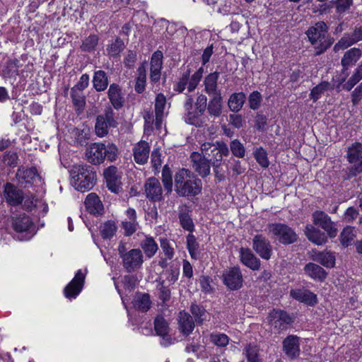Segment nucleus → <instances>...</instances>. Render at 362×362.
<instances>
[{
  "instance_id": "nucleus-1",
  "label": "nucleus",
  "mask_w": 362,
  "mask_h": 362,
  "mask_svg": "<svg viewBox=\"0 0 362 362\" xmlns=\"http://www.w3.org/2000/svg\"><path fill=\"white\" fill-rule=\"evenodd\" d=\"M175 190L180 197H195L202 189V180L192 171L182 168L175 176Z\"/></svg>"
},
{
  "instance_id": "nucleus-2",
  "label": "nucleus",
  "mask_w": 362,
  "mask_h": 362,
  "mask_svg": "<svg viewBox=\"0 0 362 362\" xmlns=\"http://www.w3.org/2000/svg\"><path fill=\"white\" fill-rule=\"evenodd\" d=\"M309 42L315 49V56L325 52L334 43V40L328 34V26L324 21L317 22L306 31Z\"/></svg>"
},
{
  "instance_id": "nucleus-3",
  "label": "nucleus",
  "mask_w": 362,
  "mask_h": 362,
  "mask_svg": "<svg viewBox=\"0 0 362 362\" xmlns=\"http://www.w3.org/2000/svg\"><path fill=\"white\" fill-rule=\"evenodd\" d=\"M70 177L71 185L82 192L90 190L96 184V171L89 165H74L70 170Z\"/></svg>"
},
{
  "instance_id": "nucleus-4",
  "label": "nucleus",
  "mask_w": 362,
  "mask_h": 362,
  "mask_svg": "<svg viewBox=\"0 0 362 362\" xmlns=\"http://www.w3.org/2000/svg\"><path fill=\"white\" fill-rule=\"evenodd\" d=\"M119 154L118 148L112 143L95 142L90 144L86 150V157L93 165H100L105 159L110 162L117 160Z\"/></svg>"
},
{
  "instance_id": "nucleus-5",
  "label": "nucleus",
  "mask_w": 362,
  "mask_h": 362,
  "mask_svg": "<svg viewBox=\"0 0 362 362\" xmlns=\"http://www.w3.org/2000/svg\"><path fill=\"white\" fill-rule=\"evenodd\" d=\"M117 250L122 259L123 268L127 272L132 273L141 267L144 262V256L141 250H128L127 244L121 241Z\"/></svg>"
},
{
  "instance_id": "nucleus-6",
  "label": "nucleus",
  "mask_w": 362,
  "mask_h": 362,
  "mask_svg": "<svg viewBox=\"0 0 362 362\" xmlns=\"http://www.w3.org/2000/svg\"><path fill=\"white\" fill-rule=\"evenodd\" d=\"M118 124L115 110L112 106L106 105L103 112L95 117V133L99 137H104L108 134L110 128H116Z\"/></svg>"
},
{
  "instance_id": "nucleus-7",
  "label": "nucleus",
  "mask_w": 362,
  "mask_h": 362,
  "mask_svg": "<svg viewBox=\"0 0 362 362\" xmlns=\"http://www.w3.org/2000/svg\"><path fill=\"white\" fill-rule=\"evenodd\" d=\"M269 233L279 243L288 245L296 243L298 235L295 229L283 223H273L267 226Z\"/></svg>"
},
{
  "instance_id": "nucleus-8",
  "label": "nucleus",
  "mask_w": 362,
  "mask_h": 362,
  "mask_svg": "<svg viewBox=\"0 0 362 362\" xmlns=\"http://www.w3.org/2000/svg\"><path fill=\"white\" fill-rule=\"evenodd\" d=\"M201 151L202 155L207 158L211 165L221 164L223 157L229 155L228 145L223 141H216V143L206 142L202 145Z\"/></svg>"
},
{
  "instance_id": "nucleus-9",
  "label": "nucleus",
  "mask_w": 362,
  "mask_h": 362,
  "mask_svg": "<svg viewBox=\"0 0 362 362\" xmlns=\"http://www.w3.org/2000/svg\"><path fill=\"white\" fill-rule=\"evenodd\" d=\"M12 226L16 231L20 240H30L33 235L35 226L31 218L25 214L12 218Z\"/></svg>"
},
{
  "instance_id": "nucleus-10",
  "label": "nucleus",
  "mask_w": 362,
  "mask_h": 362,
  "mask_svg": "<svg viewBox=\"0 0 362 362\" xmlns=\"http://www.w3.org/2000/svg\"><path fill=\"white\" fill-rule=\"evenodd\" d=\"M269 324L278 333L286 330L293 322V317L286 311L281 309H273L267 316Z\"/></svg>"
},
{
  "instance_id": "nucleus-11",
  "label": "nucleus",
  "mask_w": 362,
  "mask_h": 362,
  "mask_svg": "<svg viewBox=\"0 0 362 362\" xmlns=\"http://www.w3.org/2000/svg\"><path fill=\"white\" fill-rule=\"evenodd\" d=\"M223 284L230 291H237L242 288L243 276L238 266L230 267L222 274Z\"/></svg>"
},
{
  "instance_id": "nucleus-12",
  "label": "nucleus",
  "mask_w": 362,
  "mask_h": 362,
  "mask_svg": "<svg viewBox=\"0 0 362 362\" xmlns=\"http://www.w3.org/2000/svg\"><path fill=\"white\" fill-rule=\"evenodd\" d=\"M314 225L323 229L330 238L336 237L337 229L331 218L322 211H315L312 214Z\"/></svg>"
},
{
  "instance_id": "nucleus-13",
  "label": "nucleus",
  "mask_w": 362,
  "mask_h": 362,
  "mask_svg": "<svg viewBox=\"0 0 362 362\" xmlns=\"http://www.w3.org/2000/svg\"><path fill=\"white\" fill-rule=\"evenodd\" d=\"M252 250L263 259L269 260L273 254L270 241L262 234H257L252 238Z\"/></svg>"
},
{
  "instance_id": "nucleus-14",
  "label": "nucleus",
  "mask_w": 362,
  "mask_h": 362,
  "mask_svg": "<svg viewBox=\"0 0 362 362\" xmlns=\"http://www.w3.org/2000/svg\"><path fill=\"white\" fill-rule=\"evenodd\" d=\"M107 97L110 103L107 105L112 106L114 110H119L124 106L125 94L118 83H112L109 86Z\"/></svg>"
},
{
  "instance_id": "nucleus-15",
  "label": "nucleus",
  "mask_w": 362,
  "mask_h": 362,
  "mask_svg": "<svg viewBox=\"0 0 362 362\" xmlns=\"http://www.w3.org/2000/svg\"><path fill=\"white\" fill-rule=\"evenodd\" d=\"M144 191L146 198L151 202H157L163 199V188L160 181L155 177H151L146 180Z\"/></svg>"
},
{
  "instance_id": "nucleus-16",
  "label": "nucleus",
  "mask_w": 362,
  "mask_h": 362,
  "mask_svg": "<svg viewBox=\"0 0 362 362\" xmlns=\"http://www.w3.org/2000/svg\"><path fill=\"white\" fill-rule=\"evenodd\" d=\"M107 183V187L115 194H119L122 190L121 176L118 168L111 165L105 169L103 173Z\"/></svg>"
},
{
  "instance_id": "nucleus-17",
  "label": "nucleus",
  "mask_w": 362,
  "mask_h": 362,
  "mask_svg": "<svg viewBox=\"0 0 362 362\" xmlns=\"http://www.w3.org/2000/svg\"><path fill=\"white\" fill-rule=\"evenodd\" d=\"M282 350L289 359L298 358L300 354V337L293 334L287 336L282 342Z\"/></svg>"
},
{
  "instance_id": "nucleus-18",
  "label": "nucleus",
  "mask_w": 362,
  "mask_h": 362,
  "mask_svg": "<svg viewBox=\"0 0 362 362\" xmlns=\"http://www.w3.org/2000/svg\"><path fill=\"white\" fill-rule=\"evenodd\" d=\"M16 178L21 185H37L41 182V177L38 174L36 168H20L16 173Z\"/></svg>"
},
{
  "instance_id": "nucleus-19",
  "label": "nucleus",
  "mask_w": 362,
  "mask_h": 362,
  "mask_svg": "<svg viewBox=\"0 0 362 362\" xmlns=\"http://www.w3.org/2000/svg\"><path fill=\"white\" fill-rule=\"evenodd\" d=\"M193 169L204 178L211 173V163L202 154L193 152L190 156Z\"/></svg>"
},
{
  "instance_id": "nucleus-20",
  "label": "nucleus",
  "mask_w": 362,
  "mask_h": 362,
  "mask_svg": "<svg viewBox=\"0 0 362 362\" xmlns=\"http://www.w3.org/2000/svg\"><path fill=\"white\" fill-rule=\"evenodd\" d=\"M240 262L252 271H258L261 268L260 259L248 247H240L239 250Z\"/></svg>"
},
{
  "instance_id": "nucleus-21",
  "label": "nucleus",
  "mask_w": 362,
  "mask_h": 362,
  "mask_svg": "<svg viewBox=\"0 0 362 362\" xmlns=\"http://www.w3.org/2000/svg\"><path fill=\"white\" fill-rule=\"evenodd\" d=\"M85 280V275L79 269L74 278L64 288V296L68 298H75L81 291Z\"/></svg>"
},
{
  "instance_id": "nucleus-22",
  "label": "nucleus",
  "mask_w": 362,
  "mask_h": 362,
  "mask_svg": "<svg viewBox=\"0 0 362 362\" xmlns=\"http://www.w3.org/2000/svg\"><path fill=\"white\" fill-rule=\"evenodd\" d=\"M4 197L6 202L11 206H18L24 199L23 192L11 183L4 186Z\"/></svg>"
},
{
  "instance_id": "nucleus-23",
  "label": "nucleus",
  "mask_w": 362,
  "mask_h": 362,
  "mask_svg": "<svg viewBox=\"0 0 362 362\" xmlns=\"http://www.w3.org/2000/svg\"><path fill=\"white\" fill-rule=\"evenodd\" d=\"M290 296L295 300L308 305L313 306L317 303V296L308 289H291Z\"/></svg>"
},
{
  "instance_id": "nucleus-24",
  "label": "nucleus",
  "mask_w": 362,
  "mask_h": 362,
  "mask_svg": "<svg viewBox=\"0 0 362 362\" xmlns=\"http://www.w3.org/2000/svg\"><path fill=\"white\" fill-rule=\"evenodd\" d=\"M193 98L191 96H187L184 103L185 114L183 118L186 123L198 127L200 124V115L195 109H193Z\"/></svg>"
},
{
  "instance_id": "nucleus-25",
  "label": "nucleus",
  "mask_w": 362,
  "mask_h": 362,
  "mask_svg": "<svg viewBox=\"0 0 362 362\" xmlns=\"http://www.w3.org/2000/svg\"><path fill=\"white\" fill-rule=\"evenodd\" d=\"M305 235L310 242L317 245H322L326 243L329 236L325 231L323 232L311 224L306 225Z\"/></svg>"
},
{
  "instance_id": "nucleus-26",
  "label": "nucleus",
  "mask_w": 362,
  "mask_h": 362,
  "mask_svg": "<svg viewBox=\"0 0 362 362\" xmlns=\"http://www.w3.org/2000/svg\"><path fill=\"white\" fill-rule=\"evenodd\" d=\"M150 153V146L145 141H140L133 148L134 161L139 165H144L148 162Z\"/></svg>"
},
{
  "instance_id": "nucleus-27",
  "label": "nucleus",
  "mask_w": 362,
  "mask_h": 362,
  "mask_svg": "<svg viewBox=\"0 0 362 362\" xmlns=\"http://www.w3.org/2000/svg\"><path fill=\"white\" fill-rule=\"evenodd\" d=\"M84 204L86 210L95 216L101 215L104 211V207L100 197L95 193H90L87 195Z\"/></svg>"
},
{
  "instance_id": "nucleus-28",
  "label": "nucleus",
  "mask_w": 362,
  "mask_h": 362,
  "mask_svg": "<svg viewBox=\"0 0 362 362\" xmlns=\"http://www.w3.org/2000/svg\"><path fill=\"white\" fill-rule=\"evenodd\" d=\"M311 259L327 268H332L335 265V255L329 251H313Z\"/></svg>"
},
{
  "instance_id": "nucleus-29",
  "label": "nucleus",
  "mask_w": 362,
  "mask_h": 362,
  "mask_svg": "<svg viewBox=\"0 0 362 362\" xmlns=\"http://www.w3.org/2000/svg\"><path fill=\"white\" fill-rule=\"evenodd\" d=\"M191 210L187 206H184L179 210L178 218L181 227L192 233L195 230V226L192 218Z\"/></svg>"
},
{
  "instance_id": "nucleus-30",
  "label": "nucleus",
  "mask_w": 362,
  "mask_h": 362,
  "mask_svg": "<svg viewBox=\"0 0 362 362\" xmlns=\"http://www.w3.org/2000/svg\"><path fill=\"white\" fill-rule=\"evenodd\" d=\"M93 87L97 92H102L109 88L107 74L103 70H96L93 73Z\"/></svg>"
},
{
  "instance_id": "nucleus-31",
  "label": "nucleus",
  "mask_w": 362,
  "mask_h": 362,
  "mask_svg": "<svg viewBox=\"0 0 362 362\" xmlns=\"http://www.w3.org/2000/svg\"><path fill=\"white\" fill-rule=\"evenodd\" d=\"M304 272L311 279L320 281H323L327 276V272L322 267L313 262L306 264Z\"/></svg>"
},
{
  "instance_id": "nucleus-32",
  "label": "nucleus",
  "mask_w": 362,
  "mask_h": 362,
  "mask_svg": "<svg viewBox=\"0 0 362 362\" xmlns=\"http://www.w3.org/2000/svg\"><path fill=\"white\" fill-rule=\"evenodd\" d=\"M219 72L214 71L208 74L204 81V90L209 95H216L221 93V90L218 89V79L219 78Z\"/></svg>"
},
{
  "instance_id": "nucleus-33",
  "label": "nucleus",
  "mask_w": 362,
  "mask_h": 362,
  "mask_svg": "<svg viewBox=\"0 0 362 362\" xmlns=\"http://www.w3.org/2000/svg\"><path fill=\"white\" fill-rule=\"evenodd\" d=\"M178 328L185 335H189L194 328L192 317L187 313L180 312L178 320Z\"/></svg>"
},
{
  "instance_id": "nucleus-34",
  "label": "nucleus",
  "mask_w": 362,
  "mask_h": 362,
  "mask_svg": "<svg viewBox=\"0 0 362 362\" xmlns=\"http://www.w3.org/2000/svg\"><path fill=\"white\" fill-rule=\"evenodd\" d=\"M208 105L207 111L210 116L218 117L222 113V101L223 98L221 93L211 95Z\"/></svg>"
},
{
  "instance_id": "nucleus-35",
  "label": "nucleus",
  "mask_w": 362,
  "mask_h": 362,
  "mask_svg": "<svg viewBox=\"0 0 362 362\" xmlns=\"http://www.w3.org/2000/svg\"><path fill=\"white\" fill-rule=\"evenodd\" d=\"M134 306L143 313L147 312L151 305V300L148 293H136L134 298Z\"/></svg>"
},
{
  "instance_id": "nucleus-36",
  "label": "nucleus",
  "mask_w": 362,
  "mask_h": 362,
  "mask_svg": "<svg viewBox=\"0 0 362 362\" xmlns=\"http://www.w3.org/2000/svg\"><path fill=\"white\" fill-rule=\"evenodd\" d=\"M246 100V95L243 92L233 93L228 99V105L230 111L239 112Z\"/></svg>"
},
{
  "instance_id": "nucleus-37",
  "label": "nucleus",
  "mask_w": 362,
  "mask_h": 362,
  "mask_svg": "<svg viewBox=\"0 0 362 362\" xmlns=\"http://www.w3.org/2000/svg\"><path fill=\"white\" fill-rule=\"evenodd\" d=\"M361 55L359 49L352 48L346 51L341 59V64L344 69L355 64Z\"/></svg>"
},
{
  "instance_id": "nucleus-38",
  "label": "nucleus",
  "mask_w": 362,
  "mask_h": 362,
  "mask_svg": "<svg viewBox=\"0 0 362 362\" xmlns=\"http://www.w3.org/2000/svg\"><path fill=\"white\" fill-rule=\"evenodd\" d=\"M161 180L163 185L164 190L167 195L173 191V172L168 165H164L161 173Z\"/></svg>"
},
{
  "instance_id": "nucleus-39",
  "label": "nucleus",
  "mask_w": 362,
  "mask_h": 362,
  "mask_svg": "<svg viewBox=\"0 0 362 362\" xmlns=\"http://www.w3.org/2000/svg\"><path fill=\"white\" fill-rule=\"evenodd\" d=\"M140 245L148 258L154 256L158 249L157 243L152 237H146L141 242Z\"/></svg>"
},
{
  "instance_id": "nucleus-40",
  "label": "nucleus",
  "mask_w": 362,
  "mask_h": 362,
  "mask_svg": "<svg viewBox=\"0 0 362 362\" xmlns=\"http://www.w3.org/2000/svg\"><path fill=\"white\" fill-rule=\"evenodd\" d=\"M125 45L124 41L119 38L117 37L115 41H112L110 45H108L106 51L107 54L110 57H117L119 56L120 53L124 49Z\"/></svg>"
},
{
  "instance_id": "nucleus-41",
  "label": "nucleus",
  "mask_w": 362,
  "mask_h": 362,
  "mask_svg": "<svg viewBox=\"0 0 362 362\" xmlns=\"http://www.w3.org/2000/svg\"><path fill=\"white\" fill-rule=\"evenodd\" d=\"M259 347L254 343L247 344L243 349V354L248 362H261L259 354Z\"/></svg>"
},
{
  "instance_id": "nucleus-42",
  "label": "nucleus",
  "mask_w": 362,
  "mask_h": 362,
  "mask_svg": "<svg viewBox=\"0 0 362 362\" xmlns=\"http://www.w3.org/2000/svg\"><path fill=\"white\" fill-rule=\"evenodd\" d=\"M98 36L97 35L91 34L88 37L82 40V44L80 49L84 52H93L98 44Z\"/></svg>"
},
{
  "instance_id": "nucleus-43",
  "label": "nucleus",
  "mask_w": 362,
  "mask_h": 362,
  "mask_svg": "<svg viewBox=\"0 0 362 362\" xmlns=\"http://www.w3.org/2000/svg\"><path fill=\"white\" fill-rule=\"evenodd\" d=\"M187 248L192 259H197L199 258V244L192 233H189L187 236Z\"/></svg>"
},
{
  "instance_id": "nucleus-44",
  "label": "nucleus",
  "mask_w": 362,
  "mask_h": 362,
  "mask_svg": "<svg viewBox=\"0 0 362 362\" xmlns=\"http://www.w3.org/2000/svg\"><path fill=\"white\" fill-rule=\"evenodd\" d=\"M330 3L334 6L336 13L342 16L351 10L354 0H332Z\"/></svg>"
},
{
  "instance_id": "nucleus-45",
  "label": "nucleus",
  "mask_w": 362,
  "mask_h": 362,
  "mask_svg": "<svg viewBox=\"0 0 362 362\" xmlns=\"http://www.w3.org/2000/svg\"><path fill=\"white\" fill-rule=\"evenodd\" d=\"M83 90H79L76 88H71L70 96L72 100L73 105L78 110H82L86 106V97L83 93Z\"/></svg>"
},
{
  "instance_id": "nucleus-46",
  "label": "nucleus",
  "mask_w": 362,
  "mask_h": 362,
  "mask_svg": "<svg viewBox=\"0 0 362 362\" xmlns=\"http://www.w3.org/2000/svg\"><path fill=\"white\" fill-rule=\"evenodd\" d=\"M146 69L144 65L140 66L137 69V77L135 83V91L138 93H142L146 88Z\"/></svg>"
},
{
  "instance_id": "nucleus-47",
  "label": "nucleus",
  "mask_w": 362,
  "mask_h": 362,
  "mask_svg": "<svg viewBox=\"0 0 362 362\" xmlns=\"http://www.w3.org/2000/svg\"><path fill=\"white\" fill-rule=\"evenodd\" d=\"M153 324L155 332L158 336L169 333V324L162 315H158L154 319Z\"/></svg>"
},
{
  "instance_id": "nucleus-48",
  "label": "nucleus",
  "mask_w": 362,
  "mask_h": 362,
  "mask_svg": "<svg viewBox=\"0 0 362 362\" xmlns=\"http://www.w3.org/2000/svg\"><path fill=\"white\" fill-rule=\"evenodd\" d=\"M347 160L349 163L362 160V144L355 143L347 151Z\"/></svg>"
},
{
  "instance_id": "nucleus-49",
  "label": "nucleus",
  "mask_w": 362,
  "mask_h": 362,
  "mask_svg": "<svg viewBox=\"0 0 362 362\" xmlns=\"http://www.w3.org/2000/svg\"><path fill=\"white\" fill-rule=\"evenodd\" d=\"M228 148L233 156L238 158H243L245 156V148L238 139H233L230 142V148Z\"/></svg>"
},
{
  "instance_id": "nucleus-50",
  "label": "nucleus",
  "mask_w": 362,
  "mask_h": 362,
  "mask_svg": "<svg viewBox=\"0 0 362 362\" xmlns=\"http://www.w3.org/2000/svg\"><path fill=\"white\" fill-rule=\"evenodd\" d=\"M117 230L115 221H107L100 226V234L103 239H110Z\"/></svg>"
},
{
  "instance_id": "nucleus-51",
  "label": "nucleus",
  "mask_w": 362,
  "mask_h": 362,
  "mask_svg": "<svg viewBox=\"0 0 362 362\" xmlns=\"http://www.w3.org/2000/svg\"><path fill=\"white\" fill-rule=\"evenodd\" d=\"M190 311L198 324H202L206 320L207 313L203 306L192 304Z\"/></svg>"
},
{
  "instance_id": "nucleus-52",
  "label": "nucleus",
  "mask_w": 362,
  "mask_h": 362,
  "mask_svg": "<svg viewBox=\"0 0 362 362\" xmlns=\"http://www.w3.org/2000/svg\"><path fill=\"white\" fill-rule=\"evenodd\" d=\"M332 89L329 82L323 81L315 86L310 92V96L313 101H317L320 95L327 90Z\"/></svg>"
},
{
  "instance_id": "nucleus-53",
  "label": "nucleus",
  "mask_w": 362,
  "mask_h": 362,
  "mask_svg": "<svg viewBox=\"0 0 362 362\" xmlns=\"http://www.w3.org/2000/svg\"><path fill=\"white\" fill-rule=\"evenodd\" d=\"M355 230L351 226H346L340 234L341 243L344 246H349L355 238Z\"/></svg>"
},
{
  "instance_id": "nucleus-54",
  "label": "nucleus",
  "mask_w": 362,
  "mask_h": 362,
  "mask_svg": "<svg viewBox=\"0 0 362 362\" xmlns=\"http://www.w3.org/2000/svg\"><path fill=\"white\" fill-rule=\"evenodd\" d=\"M253 154L256 161L259 164V165L264 168L269 166V162L267 158V153L262 147L256 148L254 151Z\"/></svg>"
},
{
  "instance_id": "nucleus-55",
  "label": "nucleus",
  "mask_w": 362,
  "mask_h": 362,
  "mask_svg": "<svg viewBox=\"0 0 362 362\" xmlns=\"http://www.w3.org/2000/svg\"><path fill=\"white\" fill-rule=\"evenodd\" d=\"M210 341L217 346L225 347L229 343V337L224 333H211Z\"/></svg>"
},
{
  "instance_id": "nucleus-56",
  "label": "nucleus",
  "mask_w": 362,
  "mask_h": 362,
  "mask_svg": "<svg viewBox=\"0 0 362 362\" xmlns=\"http://www.w3.org/2000/svg\"><path fill=\"white\" fill-rule=\"evenodd\" d=\"M203 73L204 68L201 66L191 77H189V85L187 86L189 92H192L197 88L203 76Z\"/></svg>"
},
{
  "instance_id": "nucleus-57",
  "label": "nucleus",
  "mask_w": 362,
  "mask_h": 362,
  "mask_svg": "<svg viewBox=\"0 0 362 362\" xmlns=\"http://www.w3.org/2000/svg\"><path fill=\"white\" fill-rule=\"evenodd\" d=\"M190 74L191 69L189 67V66H187L186 70L182 73L181 77L177 83L175 90L179 93H182L185 90L186 86L189 85V77L190 76Z\"/></svg>"
},
{
  "instance_id": "nucleus-58",
  "label": "nucleus",
  "mask_w": 362,
  "mask_h": 362,
  "mask_svg": "<svg viewBox=\"0 0 362 362\" xmlns=\"http://www.w3.org/2000/svg\"><path fill=\"white\" fill-rule=\"evenodd\" d=\"M166 105V98L163 93H158L156 95L155 101L156 117H161L163 115L164 109Z\"/></svg>"
},
{
  "instance_id": "nucleus-59",
  "label": "nucleus",
  "mask_w": 362,
  "mask_h": 362,
  "mask_svg": "<svg viewBox=\"0 0 362 362\" xmlns=\"http://www.w3.org/2000/svg\"><path fill=\"white\" fill-rule=\"evenodd\" d=\"M262 101V96L257 90L252 92L248 97L249 107L253 110H256L259 108Z\"/></svg>"
},
{
  "instance_id": "nucleus-60",
  "label": "nucleus",
  "mask_w": 362,
  "mask_h": 362,
  "mask_svg": "<svg viewBox=\"0 0 362 362\" xmlns=\"http://www.w3.org/2000/svg\"><path fill=\"white\" fill-rule=\"evenodd\" d=\"M207 98L204 94H200L197 96L195 102V110L197 112L202 116L207 109Z\"/></svg>"
},
{
  "instance_id": "nucleus-61",
  "label": "nucleus",
  "mask_w": 362,
  "mask_h": 362,
  "mask_svg": "<svg viewBox=\"0 0 362 362\" xmlns=\"http://www.w3.org/2000/svg\"><path fill=\"white\" fill-rule=\"evenodd\" d=\"M212 279L209 276H202L199 279L201 289L206 293H213L214 288L211 285Z\"/></svg>"
},
{
  "instance_id": "nucleus-62",
  "label": "nucleus",
  "mask_w": 362,
  "mask_h": 362,
  "mask_svg": "<svg viewBox=\"0 0 362 362\" xmlns=\"http://www.w3.org/2000/svg\"><path fill=\"white\" fill-rule=\"evenodd\" d=\"M122 284L126 290L132 291L136 285L137 278L134 275H125L122 280Z\"/></svg>"
},
{
  "instance_id": "nucleus-63",
  "label": "nucleus",
  "mask_w": 362,
  "mask_h": 362,
  "mask_svg": "<svg viewBox=\"0 0 362 362\" xmlns=\"http://www.w3.org/2000/svg\"><path fill=\"white\" fill-rule=\"evenodd\" d=\"M160 247L163 250L167 259H173L174 256V249L171 247L169 241L167 239H160Z\"/></svg>"
},
{
  "instance_id": "nucleus-64",
  "label": "nucleus",
  "mask_w": 362,
  "mask_h": 362,
  "mask_svg": "<svg viewBox=\"0 0 362 362\" xmlns=\"http://www.w3.org/2000/svg\"><path fill=\"white\" fill-rule=\"evenodd\" d=\"M163 52L161 51L155 52L151 59V68L162 69L163 65Z\"/></svg>"
}]
</instances>
